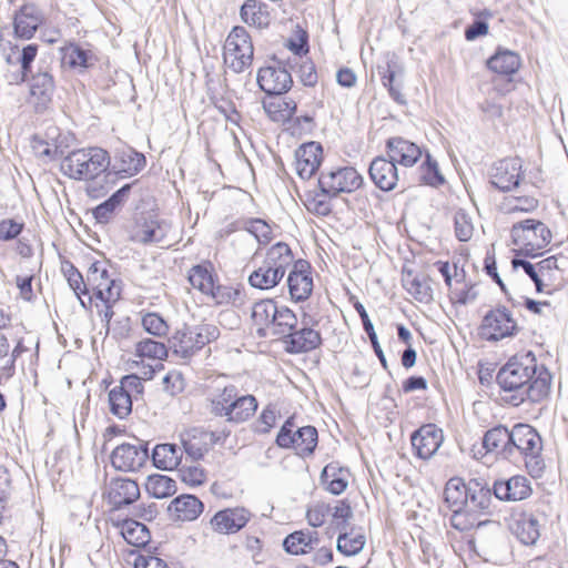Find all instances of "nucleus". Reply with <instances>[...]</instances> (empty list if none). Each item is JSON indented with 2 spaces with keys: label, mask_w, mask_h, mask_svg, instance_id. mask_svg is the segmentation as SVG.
Listing matches in <instances>:
<instances>
[{
  "label": "nucleus",
  "mask_w": 568,
  "mask_h": 568,
  "mask_svg": "<svg viewBox=\"0 0 568 568\" xmlns=\"http://www.w3.org/2000/svg\"><path fill=\"white\" fill-rule=\"evenodd\" d=\"M110 155L102 148L79 149L70 152L61 162V172L73 180H93L110 166Z\"/></svg>",
  "instance_id": "f257e3e1"
},
{
  "label": "nucleus",
  "mask_w": 568,
  "mask_h": 568,
  "mask_svg": "<svg viewBox=\"0 0 568 568\" xmlns=\"http://www.w3.org/2000/svg\"><path fill=\"white\" fill-rule=\"evenodd\" d=\"M220 334L217 325L203 322L176 331L170 343L175 355L183 359H190L205 345L216 341Z\"/></svg>",
  "instance_id": "f03ea898"
},
{
  "label": "nucleus",
  "mask_w": 568,
  "mask_h": 568,
  "mask_svg": "<svg viewBox=\"0 0 568 568\" xmlns=\"http://www.w3.org/2000/svg\"><path fill=\"white\" fill-rule=\"evenodd\" d=\"M295 419L288 417L280 428L275 443L284 449L293 448L301 457L311 456L318 442V434L314 426H303L295 429Z\"/></svg>",
  "instance_id": "7ed1b4c3"
},
{
  "label": "nucleus",
  "mask_w": 568,
  "mask_h": 568,
  "mask_svg": "<svg viewBox=\"0 0 568 568\" xmlns=\"http://www.w3.org/2000/svg\"><path fill=\"white\" fill-rule=\"evenodd\" d=\"M467 490L468 481L465 483L459 477L450 478L444 489V500L453 513L449 519L450 526L458 531H467L476 525H481V523L476 524L475 518L466 514Z\"/></svg>",
  "instance_id": "20e7f679"
},
{
  "label": "nucleus",
  "mask_w": 568,
  "mask_h": 568,
  "mask_svg": "<svg viewBox=\"0 0 568 568\" xmlns=\"http://www.w3.org/2000/svg\"><path fill=\"white\" fill-rule=\"evenodd\" d=\"M496 381L504 390L517 392L513 395L514 405L530 399L532 373L528 366L516 361H509L499 369Z\"/></svg>",
  "instance_id": "39448f33"
},
{
  "label": "nucleus",
  "mask_w": 568,
  "mask_h": 568,
  "mask_svg": "<svg viewBox=\"0 0 568 568\" xmlns=\"http://www.w3.org/2000/svg\"><path fill=\"white\" fill-rule=\"evenodd\" d=\"M254 48L244 27L232 29L224 43V61L235 72L241 73L252 64Z\"/></svg>",
  "instance_id": "423d86ee"
},
{
  "label": "nucleus",
  "mask_w": 568,
  "mask_h": 568,
  "mask_svg": "<svg viewBox=\"0 0 568 568\" xmlns=\"http://www.w3.org/2000/svg\"><path fill=\"white\" fill-rule=\"evenodd\" d=\"M317 183L320 190L332 199L341 193L358 190L363 184V176L352 166H339L322 171Z\"/></svg>",
  "instance_id": "0eeeda50"
},
{
  "label": "nucleus",
  "mask_w": 568,
  "mask_h": 568,
  "mask_svg": "<svg viewBox=\"0 0 568 568\" xmlns=\"http://www.w3.org/2000/svg\"><path fill=\"white\" fill-rule=\"evenodd\" d=\"M170 224L156 215H139L129 232V240L142 245L161 243L168 235Z\"/></svg>",
  "instance_id": "6e6552de"
},
{
  "label": "nucleus",
  "mask_w": 568,
  "mask_h": 568,
  "mask_svg": "<svg viewBox=\"0 0 568 568\" xmlns=\"http://www.w3.org/2000/svg\"><path fill=\"white\" fill-rule=\"evenodd\" d=\"M149 457V444L136 438L134 444L118 445L111 454V464L121 471H135L143 467Z\"/></svg>",
  "instance_id": "1a4fd4ad"
},
{
  "label": "nucleus",
  "mask_w": 568,
  "mask_h": 568,
  "mask_svg": "<svg viewBox=\"0 0 568 568\" xmlns=\"http://www.w3.org/2000/svg\"><path fill=\"white\" fill-rule=\"evenodd\" d=\"M516 329V323L509 311L505 307L490 310L483 318L479 335L486 341L497 342L511 336Z\"/></svg>",
  "instance_id": "9d476101"
},
{
  "label": "nucleus",
  "mask_w": 568,
  "mask_h": 568,
  "mask_svg": "<svg viewBox=\"0 0 568 568\" xmlns=\"http://www.w3.org/2000/svg\"><path fill=\"white\" fill-rule=\"evenodd\" d=\"M312 317L303 315L302 326L294 328L284 342V348L290 354H303L312 352L322 345L321 333L311 327Z\"/></svg>",
  "instance_id": "9b49d317"
},
{
  "label": "nucleus",
  "mask_w": 568,
  "mask_h": 568,
  "mask_svg": "<svg viewBox=\"0 0 568 568\" xmlns=\"http://www.w3.org/2000/svg\"><path fill=\"white\" fill-rule=\"evenodd\" d=\"M260 89L267 95H282L293 85V79L287 68L277 61L276 65L261 68L257 72Z\"/></svg>",
  "instance_id": "f8f14e48"
},
{
  "label": "nucleus",
  "mask_w": 568,
  "mask_h": 568,
  "mask_svg": "<svg viewBox=\"0 0 568 568\" xmlns=\"http://www.w3.org/2000/svg\"><path fill=\"white\" fill-rule=\"evenodd\" d=\"M43 21V12L37 4L24 3L13 14L14 37L22 40L32 39Z\"/></svg>",
  "instance_id": "ddd939ff"
},
{
  "label": "nucleus",
  "mask_w": 568,
  "mask_h": 568,
  "mask_svg": "<svg viewBox=\"0 0 568 568\" xmlns=\"http://www.w3.org/2000/svg\"><path fill=\"white\" fill-rule=\"evenodd\" d=\"M443 440V430L430 423L422 425L410 436L415 455L424 460L429 459L438 450Z\"/></svg>",
  "instance_id": "4468645a"
},
{
  "label": "nucleus",
  "mask_w": 568,
  "mask_h": 568,
  "mask_svg": "<svg viewBox=\"0 0 568 568\" xmlns=\"http://www.w3.org/2000/svg\"><path fill=\"white\" fill-rule=\"evenodd\" d=\"M521 160L507 158L494 163L490 171V183L496 189L507 192L519 185Z\"/></svg>",
  "instance_id": "2eb2a0df"
},
{
  "label": "nucleus",
  "mask_w": 568,
  "mask_h": 568,
  "mask_svg": "<svg viewBox=\"0 0 568 568\" xmlns=\"http://www.w3.org/2000/svg\"><path fill=\"white\" fill-rule=\"evenodd\" d=\"M106 275L104 263L95 261L88 270L87 281L93 290V296L102 303H115L121 295V287L114 278H105L101 283H97V276Z\"/></svg>",
  "instance_id": "dca6fc26"
},
{
  "label": "nucleus",
  "mask_w": 568,
  "mask_h": 568,
  "mask_svg": "<svg viewBox=\"0 0 568 568\" xmlns=\"http://www.w3.org/2000/svg\"><path fill=\"white\" fill-rule=\"evenodd\" d=\"M288 292L293 301L303 302L307 300L313 292V277L311 275V264L305 260L294 262L287 276Z\"/></svg>",
  "instance_id": "f3484780"
},
{
  "label": "nucleus",
  "mask_w": 568,
  "mask_h": 568,
  "mask_svg": "<svg viewBox=\"0 0 568 568\" xmlns=\"http://www.w3.org/2000/svg\"><path fill=\"white\" fill-rule=\"evenodd\" d=\"M368 174L376 187L393 191L400 182L399 170L388 156H376L369 164Z\"/></svg>",
  "instance_id": "a211bd4d"
},
{
  "label": "nucleus",
  "mask_w": 568,
  "mask_h": 568,
  "mask_svg": "<svg viewBox=\"0 0 568 568\" xmlns=\"http://www.w3.org/2000/svg\"><path fill=\"white\" fill-rule=\"evenodd\" d=\"M323 148L318 142H306L295 151V169L303 180H310L320 169Z\"/></svg>",
  "instance_id": "6ab92c4d"
},
{
  "label": "nucleus",
  "mask_w": 568,
  "mask_h": 568,
  "mask_svg": "<svg viewBox=\"0 0 568 568\" xmlns=\"http://www.w3.org/2000/svg\"><path fill=\"white\" fill-rule=\"evenodd\" d=\"M494 490L483 478H471L468 480L466 514L470 518L473 514H489L493 501Z\"/></svg>",
  "instance_id": "aec40b11"
},
{
  "label": "nucleus",
  "mask_w": 568,
  "mask_h": 568,
  "mask_svg": "<svg viewBox=\"0 0 568 568\" xmlns=\"http://www.w3.org/2000/svg\"><path fill=\"white\" fill-rule=\"evenodd\" d=\"M386 155L397 165L410 168L420 159V148L402 136H393L386 141Z\"/></svg>",
  "instance_id": "412c9836"
},
{
  "label": "nucleus",
  "mask_w": 568,
  "mask_h": 568,
  "mask_svg": "<svg viewBox=\"0 0 568 568\" xmlns=\"http://www.w3.org/2000/svg\"><path fill=\"white\" fill-rule=\"evenodd\" d=\"M32 146L40 156L54 160L64 154L68 148V136L62 134L59 128L51 125L45 130L43 136L34 135Z\"/></svg>",
  "instance_id": "4be33fe9"
},
{
  "label": "nucleus",
  "mask_w": 568,
  "mask_h": 568,
  "mask_svg": "<svg viewBox=\"0 0 568 568\" xmlns=\"http://www.w3.org/2000/svg\"><path fill=\"white\" fill-rule=\"evenodd\" d=\"M251 517V511L244 507L225 508L213 516L211 524L215 531L229 535L240 531Z\"/></svg>",
  "instance_id": "5701e85b"
},
{
  "label": "nucleus",
  "mask_w": 568,
  "mask_h": 568,
  "mask_svg": "<svg viewBox=\"0 0 568 568\" xmlns=\"http://www.w3.org/2000/svg\"><path fill=\"white\" fill-rule=\"evenodd\" d=\"M140 497L136 481L126 477L113 478L108 487V499L114 510L133 504Z\"/></svg>",
  "instance_id": "b1692460"
},
{
  "label": "nucleus",
  "mask_w": 568,
  "mask_h": 568,
  "mask_svg": "<svg viewBox=\"0 0 568 568\" xmlns=\"http://www.w3.org/2000/svg\"><path fill=\"white\" fill-rule=\"evenodd\" d=\"M378 74L382 77V83L387 88L392 99L400 105L406 104V99L400 92V83L396 81L397 77L403 74V67L397 57L392 53L386 55L385 64L377 67Z\"/></svg>",
  "instance_id": "393cba45"
},
{
  "label": "nucleus",
  "mask_w": 568,
  "mask_h": 568,
  "mask_svg": "<svg viewBox=\"0 0 568 568\" xmlns=\"http://www.w3.org/2000/svg\"><path fill=\"white\" fill-rule=\"evenodd\" d=\"M209 430L201 427H192L180 434V442L183 453L193 462L201 460L211 449Z\"/></svg>",
  "instance_id": "a878e982"
},
{
  "label": "nucleus",
  "mask_w": 568,
  "mask_h": 568,
  "mask_svg": "<svg viewBox=\"0 0 568 568\" xmlns=\"http://www.w3.org/2000/svg\"><path fill=\"white\" fill-rule=\"evenodd\" d=\"M509 443L511 446V458L516 455L525 459V465L529 469L532 460V426L518 423L509 429Z\"/></svg>",
  "instance_id": "bb28decb"
},
{
  "label": "nucleus",
  "mask_w": 568,
  "mask_h": 568,
  "mask_svg": "<svg viewBox=\"0 0 568 568\" xmlns=\"http://www.w3.org/2000/svg\"><path fill=\"white\" fill-rule=\"evenodd\" d=\"M481 449L485 455L495 454L505 459L511 458V446L509 443V429L504 425H497L483 436ZM484 456V454H481Z\"/></svg>",
  "instance_id": "cd10ccee"
},
{
  "label": "nucleus",
  "mask_w": 568,
  "mask_h": 568,
  "mask_svg": "<svg viewBox=\"0 0 568 568\" xmlns=\"http://www.w3.org/2000/svg\"><path fill=\"white\" fill-rule=\"evenodd\" d=\"M493 490L498 500H521L529 496L531 487L526 477L517 475L506 480H496Z\"/></svg>",
  "instance_id": "c85d7f7f"
},
{
  "label": "nucleus",
  "mask_w": 568,
  "mask_h": 568,
  "mask_svg": "<svg viewBox=\"0 0 568 568\" xmlns=\"http://www.w3.org/2000/svg\"><path fill=\"white\" fill-rule=\"evenodd\" d=\"M113 526L120 529L121 536L124 540L134 547H144L151 540V534L145 524H142L134 518H120L112 519Z\"/></svg>",
  "instance_id": "c756f323"
},
{
  "label": "nucleus",
  "mask_w": 568,
  "mask_h": 568,
  "mask_svg": "<svg viewBox=\"0 0 568 568\" xmlns=\"http://www.w3.org/2000/svg\"><path fill=\"white\" fill-rule=\"evenodd\" d=\"M366 545V536L364 529L359 526H352L346 529L338 530L336 540L337 551L344 556L358 555Z\"/></svg>",
  "instance_id": "7c9ffc66"
},
{
  "label": "nucleus",
  "mask_w": 568,
  "mask_h": 568,
  "mask_svg": "<svg viewBox=\"0 0 568 568\" xmlns=\"http://www.w3.org/2000/svg\"><path fill=\"white\" fill-rule=\"evenodd\" d=\"M320 544V536L314 530H296L287 535L283 540V548L291 555H304L311 552Z\"/></svg>",
  "instance_id": "2f4dec72"
},
{
  "label": "nucleus",
  "mask_w": 568,
  "mask_h": 568,
  "mask_svg": "<svg viewBox=\"0 0 568 568\" xmlns=\"http://www.w3.org/2000/svg\"><path fill=\"white\" fill-rule=\"evenodd\" d=\"M168 509L176 519L192 521L203 513L204 505L196 496L183 494L175 497Z\"/></svg>",
  "instance_id": "473e14b6"
},
{
  "label": "nucleus",
  "mask_w": 568,
  "mask_h": 568,
  "mask_svg": "<svg viewBox=\"0 0 568 568\" xmlns=\"http://www.w3.org/2000/svg\"><path fill=\"white\" fill-rule=\"evenodd\" d=\"M183 450L176 444H158L152 449L153 466L162 470H173L182 462Z\"/></svg>",
  "instance_id": "72a5a7b5"
},
{
  "label": "nucleus",
  "mask_w": 568,
  "mask_h": 568,
  "mask_svg": "<svg viewBox=\"0 0 568 568\" xmlns=\"http://www.w3.org/2000/svg\"><path fill=\"white\" fill-rule=\"evenodd\" d=\"M349 471L337 462L327 464L321 473V483L333 495H341L348 486Z\"/></svg>",
  "instance_id": "f704fd0d"
},
{
  "label": "nucleus",
  "mask_w": 568,
  "mask_h": 568,
  "mask_svg": "<svg viewBox=\"0 0 568 568\" xmlns=\"http://www.w3.org/2000/svg\"><path fill=\"white\" fill-rule=\"evenodd\" d=\"M278 307L276 302L271 298L254 303L251 317L254 325L257 327L256 333L260 337L268 336L270 325L277 314Z\"/></svg>",
  "instance_id": "c9c22d12"
},
{
  "label": "nucleus",
  "mask_w": 568,
  "mask_h": 568,
  "mask_svg": "<svg viewBox=\"0 0 568 568\" xmlns=\"http://www.w3.org/2000/svg\"><path fill=\"white\" fill-rule=\"evenodd\" d=\"M520 57L510 50L498 48L487 60V68L499 75L511 77L520 68Z\"/></svg>",
  "instance_id": "e433bc0d"
},
{
  "label": "nucleus",
  "mask_w": 568,
  "mask_h": 568,
  "mask_svg": "<svg viewBox=\"0 0 568 568\" xmlns=\"http://www.w3.org/2000/svg\"><path fill=\"white\" fill-rule=\"evenodd\" d=\"M267 4L260 0H246L240 9V16L244 23L257 29H265L271 23Z\"/></svg>",
  "instance_id": "4c0bfd02"
},
{
  "label": "nucleus",
  "mask_w": 568,
  "mask_h": 568,
  "mask_svg": "<svg viewBox=\"0 0 568 568\" xmlns=\"http://www.w3.org/2000/svg\"><path fill=\"white\" fill-rule=\"evenodd\" d=\"M30 78L31 95L37 98L40 104L45 105L51 101L55 90V83L52 73L48 69L39 67L37 73H31Z\"/></svg>",
  "instance_id": "58836bf2"
},
{
  "label": "nucleus",
  "mask_w": 568,
  "mask_h": 568,
  "mask_svg": "<svg viewBox=\"0 0 568 568\" xmlns=\"http://www.w3.org/2000/svg\"><path fill=\"white\" fill-rule=\"evenodd\" d=\"M402 282L403 287L416 301L427 304L433 300V290L426 276L414 275L413 271H404Z\"/></svg>",
  "instance_id": "ea45409f"
},
{
  "label": "nucleus",
  "mask_w": 568,
  "mask_h": 568,
  "mask_svg": "<svg viewBox=\"0 0 568 568\" xmlns=\"http://www.w3.org/2000/svg\"><path fill=\"white\" fill-rule=\"evenodd\" d=\"M509 530L520 544L532 545V513L515 510L509 521Z\"/></svg>",
  "instance_id": "a19ab883"
},
{
  "label": "nucleus",
  "mask_w": 568,
  "mask_h": 568,
  "mask_svg": "<svg viewBox=\"0 0 568 568\" xmlns=\"http://www.w3.org/2000/svg\"><path fill=\"white\" fill-rule=\"evenodd\" d=\"M61 52L63 63L71 69H88L93 65V61L95 60L91 50H87L74 42L64 45Z\"/></svg>",
  "instance_id": "79ce46f5"
},
{
  "label": "nucleus",
  "mask_w": 568,
  "mask_h": 568,
  "mask_svg": "<svg viewBox=\"0 0 568 568\" xmlns=\"http://www.w3.org/2000/svg\"><path fill=\"white\" fill-rule=\"evenodd\" d=\"M297 317L295 313L286 306H280L277 310V314L274 316L270 325V333L276 337L277 339L285 342L288 337V334L297 326Z\"/></svg>",
  "instance_id": "37998d69"
},
{
  "label": "nucleus",
  "mask_w": 568,
  "mask_h": 568,
  "mask_svg": "<svg viewBox=\"0 0 568 568\" xmlns=\"http://www.w3.org/2000/svg\"><path fill=\"white\" fill-rule=\"evenodd\" d=\"M115 161L118 164L114 168L129 176L138 174L146 164L145 156L132 148L119 150Z\"/></svg>",
  "instance_id": "c03bdc74"
},
{
  "label": "nucleus",
  "mask_w": 568,
  "mask_h": 568,
  "mask_svg": "<svg viewBox=\"0 0 568 568\" xmlns=\"http://www.w3.org/2000/svg\"><path fill=\"white\" fill-rule=\"evenodd\" d=\"M263 263L272 268L278 270L280 274L284 276L286 268L294 264V255L288 244L285 242H277L267 250Z\"/></svg>",
  "instance_id": "a18cd8bd"
},
{
  "label": "nucleus",
  "mask_w": 568,
  "mask_h": 568,
  "mask_svg": "<svg viewBox=\"0 0 568 568\" xmlns=\"http://www.w3.org/2000/svg\"><path fill=\"white\" fill-rule=\"evenodd\" d=\"M187 280L190 284L203 294L209 295L214 290V275L211 263H202L192 266L189 271Z\"/></svg>",
  "instance_id": "49530a36"
},
{
  "label": "nucleus",
  "mask_w": 568,
  "mask_h": 568,
  "mask_svg": "<svg viewBox=\"0 0 568 568\" xmlns=\"http://www.w3.org/2000/svg\"><path fill=\"white\" fill-rule=\"evenodd\" d=\"M263 109L272 121L287 122L295 114L297 104L292 99H276L264 101Z\"/></svg>",
  "instance_id": "de8ad7c7"
},
{
  "label": "nucleus",
  "mask_w": 568,
  "mask_h": 568,
  "mask_svg": "<svg viewBox=\"0 0 568 568\" xmlns=\"http://www.w3.org/2000/svg\"><path fill=\"white\" fill-rule=\"evenodd\" d=\"M230 409L227 422L240 424L246 422L257 409V400L253 395H237Z\"/></svg>",
  "instance_id": "09e8293b"
},
{
  "label": "nucleus",
  "mask_w": 568,
  "mask_h": 568,
  "mask_svg": "<svg viewBox=\"0 0 568 568\" xmlns=\"http://www.w3.org/2000/svg\"><path fill=\"white\" fill-rule=\"evenodd\" d=\"M282 278L283 275L280 274L278 270L272 268L263 263L258 268L250 274L248 283L254 288L271 290L275 287Z\"/></svg>",
  "instance_id": "8fccbe9b"
},
{
  "label": "nucleus",
  "mask_w": 568,
  "mask_h": 568,
  "mask_svg": "<svg viewBox=\"0 0 568 568\" xmlns=\"http://www.w3.org/2000/svg\"><path fill=\"white\" fill-rule=\"evenodd\" d=\"M146 491L154 498H168L176 493V483L166 475H150L145 483Z\"/></svg>",
  "instance_id": "3c124183"
},
{
  "label": "nucleus",
  "mask_w": 568,
  "mask_h": 568,
  "mask_svg": "<svg viewBox=\"0 0 568 568\" xmlns=\"http://www.w3.org/2000/svg\"><path fill=\"white\" fill-rule=\"evenodd\" d=\"M239 395V389L235 385L225 386L221 393L211 399V413L217 417H225L227 419L230 409L234 405V400Z\"/></svg>",
  "instance_id": "603ef678"
},
{
  "label": "nucleus",
  "mask_w": 568,
  "mask_h": 568,
  "mask_svg": "<svg viewBox=\"0 0 568 568\" xmlns=\"http://www.w3.org/2000/svg\"><path fill=\"white\" fill-rule=\"evenodd\" d=\"M354 308L357 312L358 316L361 317L363 328L371 341V344H372L375 355L378 357L383 368L387 369V361H386L385 354L379 345L377 334H376V332L374 329V325L366 312V308L358 301L354 303Z\"/></svg>",
  "instance_id": "864d4df0"
},
{
  "label": "nucleus",
  "mask_w": 568,
  "mask_h": 568,
  "mask_svg": "<svg viewBox=\"0 0 568 568\" xmlns=\"http://www.w3.org/2000/svg\"><path fill=\"white\" fill-rule=\"evenodd\" d=\"M530 233H532V219H526L515 223L511 227L513 243L517 248H523L525 251V256H532Z\"/></svg>",
  "instance_id": "5fc2aeb1"
},
{
  "label": "nucleus",
  "mask_w": 568,
  "mask_h": 568,
  "mask_svg": "<svg viewBox=\"0 0 568 568\" xmlns=\"http://www.w3.org/2000/svg\"><path fill=\"white\" fill-rule=\"evenodd\" d=\"M110 412L120 419L126 418L132 412V397L116 386L109 392Z\"/></svg>",
  "instance_id": "6e6d98bb"
},
{
  "label": "nucleus",
  "mask_w": 568,
  "mask_h": 568,
  "mask_svg": "<svg viewBox=\"0 0 568 568\" xmlns=\"http://www.w3.org/2000/svg\"><path fill=\"white\" fill-rule=\"evenodd\" d=\"M135 355L141 358L162 361L168 356V348L162 342L144 338L136 343Z\"/></svg>",
  "instance_id": "4d7b16f0"
},
{
  "label": "nucleus",
  "mask_w": 568,
  "mask_h": 568,
  "mask_svg": "<svg viewBox=\"0 0 568 568\" xmlns=\"http://www.w3.org/2000/svg\"><path fill=\"white\" fill-rule=\"evenodd\" d=\"M419 182L429 186H439L444 184L445 179L438 169L437 161L429 153L419 166Z\"/></svg>",
  "instance_id": "13d9d810"
},
{
  "label": "nucleus",
  "mask_w": 568,
  "mask_h": 568,
  "mask_svg": "<svg viewBox=\"0 0 568 568\" xmlns=\"http://www.w3.org/2000/svg\"><path fill=\"white\" fill-rule=\"evenodd\" d=\"M213 292H210V296L219 305L236 304L242 302V293L239 288L230 285L214 284Z\"/></svg>",
  "instance_id": "bf43d9fd"
},
{
  "label": "nucleus",
  "mask_w": 568,
  "mask_h": 568,
  "mask_svg": "<svg viewBox=\"0 0 568 568\" xmlns=\"http://www.w3.org/2000/svg\"><path fill=\"white\" fill-rule=\"evenodd\" d=\"M331 515L335 530L338 531L353 526L349 525V519L353 517V509L348 500L342 499L336 501V505L332 508Z\"/></svg>",
  "instance_id": "052dcab7"
},
{
  "label": "nucleus",
  "mask_w": 568,
  "mask_h": 568,
  "mask_svg": "<svg viewBox=\"0 0 568 568\" xmlns=\"http://www.w3.org/2000/svg\"><path fill=\"white\" fill-rule=\"evenodd\" d=\"M39 45L29 43L19 51L18 62L21 68V81H27L32 73V65L38 55Z\"/></svg>",
  "instance_id": "680f3d73"
},
{
  "label": "nucleus",
  "mask_w": 568,
  "mask_h": 568,
  "mask_svg": "<svg viewBox=\"0 0 568 568\" xmlns=\"http://www.w3.org/2000/svg\"><path fill=\"white\" fill-rule=\"evenodd\" d=\"M244 230L252 234L260 244L272 240L271 226L262 219H250L244 223Z\"/></svg>",
  "instance_id": "e2e57ef3"
},
{
  "label": "nucleus",
  "mask_w": 568,
  "mask_h": 568,
  "mask_svg": "<svg viewBox=\"0 0 568 568\" xmlns=\"http://www.w3.org/2000/svg\"><path fill=\"white\" fill-rule=\"evenodd\" d=\"M455 235L460 242H467L473 236L474 226L470 216L458 210L454 215Z\"/></svg>",
  "instance_id": "0e129e2a"
},
{
  "label": "nucleus",
  "mask_w": 568,
  "mask_h": 568,
  "mask_svg": "<svg viewBox=\"0 0 568 568\" xmlns=\"http://www.w3.org/2000/svg\"><path fill=\"white\" fill-rule=\"evenodd\" d=\"M327 197L328 195L324 194L321 190L320 193H308L306 195L305 205L310 212L321 216H327L332 213V205Z\"/></svg>",
  "instance_id": "69168bd1"
},
{
  "label": "nucleus",
  "mask_w": 568,
  "mask_h": 568,
  "mask_svg": "<svg viewBox=\"0 0 568 568\" xmlns=\"http://www.w3.org/2000/svg\"><path fill=\"white\" fill-rule=\"evenodd\" d=\"M143 328L151 335L161 337L166 335L169 326L164 318L156 313H148L142 317Z\"/></svg>",
  "instance_id": "338daca9"
},
{
  "label": "nucleus",
  "mask_w": 568,
  "mask_h": 568,
  "mask_svg": "<svg viewBox=\"0 0 568 568\" xmlns=\"http://www.w3.org/2000/svg\"><path fill=\"white\" fill-rule=\"evenodd\" d=\"M535 375V395L538 398H545L550 393L552 376L547 368L544 366L538 368L536 365Z\"/></svg>",
  "instance_id": "774afa93"
}]
</instances>
